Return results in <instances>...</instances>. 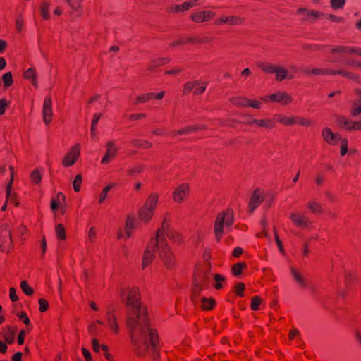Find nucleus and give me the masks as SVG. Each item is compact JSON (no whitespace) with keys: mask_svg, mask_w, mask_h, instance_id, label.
Returning <instances> with one entry per match:
<instances>
[{"mask_svg":"<svg viewBox=\"0 0 361 361\" xmlns=\"http://www.w3.org/2000/svg\"><path fill=\"white\" fill-rule=\"evenodd\" d=\"M128 307L127 325L131 331V339L140 356L151 353L159 357V339L158 332L149 326L145 310L141 307L140 291L137 287L126 290Z\"/></svg>","mask_w":361,"mask_h":361,"instance_id":"nucleus-1","label":"nucleus"},{"mask_svg":"<svg viewBox=\"0 0 361 361\" xmlns=\"http://www.w3.org/2000/svg\"><path fill=\"white\" fill-rule=\"evenodd\" d=\"M167 223L164 221L156 232V235L152 238L144 251L142 267L145 269L153 262L155 253H158L164 265L168 269H172L176 264L175 256L168 245L166 239L163 236V231L167 228Z\"/></svg>","mask_w":361,"mask_h":361,"instance_id":"nucleus-2","label":"nucleus"},{"mask_svg":"<svg viewBox=\"0 0 361 361\" xmlns=\"http://www.w3.org/2000/svg\"><path fill=\"white\" fill-rule=\"evenodd\" d=\"M234 223V213L232 209H227L218 214L214 223L215 238L220 241L224 233L231 231Z\"/></svg>","mask_w":361,"mask_h":361,"instance_id":"nucleus-3","label":"nucleus"},{"mask_svg":"<svg viewBox=\"0 0 361 361\" xmlns=\"http://www.w3.org/2000/svg\"><path fill=\"white\" fill-rule=\"evenodd\" d=\"M329 53L335 56L329 58L327 61L331 63H336L340 62L341 58L345 56L356 54L361 56V48L353 46H331L329 47Z\"/></svg>","mask_w":361,"mask_h":361,"instance_id":"nucleus-4","label":"nucleus"},{"mask_svg":"<svg viewBox=\"0 0 361 361\" xmlns=\"http://www.w3.org/2000/svg\"><path fill=\"white\" fill-rule=\"evenodd\" d=\"M274 118L276 123L278 122L284 126L298 125L302 127H310L314 123L310 118L296 115L288 116L282 114H277L274 115Z\"/></svg>","mask_w":361,"mask_h":361,"instance_id":"nucleus-5","label":"nucleus"},{"mask_svg":"<svg viewBox=\"0 0 361 361\" xmlns=\"http://www.w3.org/2000/svg\"><path fill=\"white\" fill-rule=\"evenodd\" d=\"M306 75H334L336 74L341 75L349 79L357 80L359 77L352 72L346 71L344 70H334L330 68H312L306 69L304 71Z\"/></svg>","mask_w":361,"mask_h":361,"instance_id":"nucleus-6","label":"nucleus"},{"mask_svg":"<svg viewBox=\"0 0 361 361\" xmlns=\"http://www.w3.org/2000/svg\"><path fill=\"white\" fill-rule=\"evenodd\" d=\"M260 99L266 103L274 102L283 106H288L293 102V97L284 91H276L270 95L262 97Z\"/></svg>","mask_w":361,"mask_h":361,"instance_id":"nucleus-7","label":"nucleus"},{"mask_svg":"<svg viewBox=\"0 0 361 361\" xmlns=\"http://www.w3.org/2000/svg\"><path fill=\"white\" fill-rule=\"evenodd\" d=\"M13 249L11 230L8 225L0 227V250L1 252L9 253Z\"/></svg>","mask_w":361,"mask_h":361,"instance_id":"nucleus-8","label":"nucleus"},{"mask_svg":"<svg viewBox=\"0 0 361 361\" xmlns=\"http://www.w3.org/2000/svg\"><path fill=\"white\" fill-rule=\"evenodd\" d=\"M207 276L204 274L195 275L194 286L192 290V298L194 303L198 302V296L200 295L202 289L206 287Z\"/></svg>","mask_w":361,"mask_h":361,"instance_id":"nucleus-9","label":"nucleus"},{"mask_svg":"<svg viewBox=\"0 0 361 361\" xmlns=\"http://www.w3.org/2000/svg\"><path fill=\"white\" fill-rule=\"evenodd\" d=\"M290 219L295 226L300 228H308L312 225V221L310 219L299 212H291L290 214Z\"/></svg>","mask_w":361,"mask_h":361,"instance_id":"nucleus-10","label":"nucleus"},{"mask_svg":"<svg viewBox=\"0 0 361 361\" xmlns=\"http://www.w3.org/2000/svg\"><path fill=\"white\" fill-rule=\"evenodd\" d=\"M80 153V145L75 144L69 152L66 154L62 161V164L65 167L73 166L78 160Z\"/></svg>","mask_w":361,"mask_h":361,"instance_id":"nucleus-11","label":"nucleus"},{"mask_svg":"<svg viewBox=\"0 0 361 361\" xmlns=\"http://www.w3.org/2000/svg\"><path fill=\"white\" fill-rule=\"evenodd\" d=\"M190 193V185L188 183H181L177 186L173 193V199L177 203H183Z\"/></svg>","mask_w":361,"mask_h":361,"instance_id":"nucleus-12","label":"nucleus"},{"mask_svg":"<svg viewBox=\"0 0 361 361\" xmlns=\"http://www.w3.org/2000/svg\"><path fill=\"white\" fill-rule=\"evenodd\" d=\"M215 16V12L210 10H204L192 13L190 18L196 23H202L212 20Z\"/></svg>","mask_w":361,"mask_h":361,"instance_id":"nucleus-13","label":"nucleus"},{"mask_svg":"<svg viewBox=\"0 0 361 361\" xmlns=\"http://www.w3.org/2000/svg\"><path fill=\"white\" fill-rule=\"evenodd\" d=\"M244 23V18L235 16H223L217 18L214 21V25L217 26H220L222 25H240Z\"/></svg>","mask_w":361,"mask_h":361,"instance_id":"nucleus-14","label":"nucleus"},{"mask_svg":"<svg viewBox=\"0 0 361 361\" xmlns=\"http://www.w3.org/2000/svg\"><path fill=\"white\" fill-rule=\"evenodd\" d=\"M166 221L167 223V228H165L163 231V236L166 239L165 235H166L169 239L176 245H180L183 243V238L182 235L178 233V231H176L170 228V222L169 220H167L166 218L164 219L163 222Z\"/></svg>","mask_w":361,"mask_h":361,"instance_id":"nucleus-15","label":"nucleus"},{"mask_svg":"<svg viewBox=\"0 0 361 361\" xmlns=\"http://www.w3.org/2000/svg\"><path fill=\"white\" fill-rule=\"evenodd\" d=\"M106 152L103 157L101 163L103 164H109L118 154V148L115 145L113 141H109L106 144Z\"/></svg>","mask_w":361,"mask_h":361,"instance_id":"nucleus-16","label":"nucleus"},{"mask_svg":"<svg viewBox=\"0 0 361 361\" xmlns=\"http://www.w3.org/2000/svg\"><path fill=\"white\" fill-rule=\"evenodd\" d=\"M322 135L324 140L331 145H336L342 138L340 134L334 133L328 127H325L323 128L322 131Z\"/></svg>","mask_w":361,"mask_h":361,"instance_id":"nucleus-17","label":"nucleus"},{"mask_svg":"<svg viewBox=\"0 0 361 361\" xmlns=\"http://www.w3.org/2000/svg\"><path fill=\"white\" fill-rule=\"evenodd\" d=\"M338 126L348 130H357L361 129V122L353 121L343 116H339L337 118Z\"/></svg>","mask_w":361,"mask_h":361,"instance_id":"nucleus-18","label":"nucleus"},{"mask_svg":"<svg viewBox=\"0 0 361 361\" xmlns=\"http://www.w3.org/2000/svg\"><path fill=\"white\" fill-rule=\"evenodd\" d=\"M296 14L301 16L302 20H316L322 16V13L315 10L306 9L303 8H298Z\"/></svg>","mask_w":361,"mask_h":361,"instance_id":"nucleus-19","label":"nucleus"},{"mask_svg":"<svg viewBox=\"0 0 361 361\" xmlns=\"http://www.w3.org/2000/svg\"><path fill=\"white\" fill-rule=\"evenodd\" d=\"M52 104L49 97H45L43 104V120L45 124L49 125L52 120Z\"/></svg>","mask_w":361,"mask_h":361,"instance_id":"nucleus-20","label":"nucleus"},{"mask_svg":"<svg viewBox=\"0 0 361 361\" xmlns=\"http://www.w3.org/2000/svg\"><path fill=\"white\" fill-rule=\"evenodd\" d=\"M206 126L204 125H192L185 126L178 130L173 131L171 133V135L173 137H176L178 135H188L192 133H194L197 130H204L206 129Z\"/></svg>","mask_w":361,"mask_h":361,"instance_id":"nucleus-21","label":"nucleus"},{"mask_svg":"<svg viewBox=\"0 0 361 361\" xmlns=\"http://www.w3.org/2000/svg\"><path fill=\"white\" fill-rule=\"evenodd\" d=\"M264 196L262 192L259 190H255L251 196L249 202V210L252 213L262 202Z\"/></svg>","mask_w":361,"mask_h":361,"instance_id":"nucleus-22","label":"nucleus"},{"mask_svg":"<svg viewBox=\"0 0 361 361\" xmlns=\"http://www.w3.org/2000/svg\"><path fill=\"white\" fill-rule=\"evenodd\" d=\"M254 122L255 123L256 126L266 130H272L276 126L274 117L258 118L257 121Z\"/></svg>","mask_w":361,"mask_h":361,"instance_id":"nucleus-23","label":"nucleus"},{"mask_svg":"<svg viewBox=\"0 0 361 361\" xmlns=\"http://www.w3.org/2000/svg\"><path fill=\"white\" fill-rule=\"evenodd\" d=\"M275 73V79L278 82H281L286 79L291 80L293 75L282 66H277Z\"/></svg>","mask_w":361,"mask_h":361,"instance_id":"nucleus-24","label":"nucleus"},{"mask_svg":"<svg viewBox=\"0 0 361 361\" xmlns=\"http://www.w3.org/2000/svg\"><path fill=\"white\" fill-rule=\"evenodd\" d=\"M99 325H104V322L97 320L92 322L88 326V333L94 338L100 336L102 333V329L99 327Z\"/></svg>","mask_w":361,"mask_h":361,"instance_id":"nucleus-25","label":"nucleus"},{"mask_svg":"<svg viewBox=\"0 0 361 361\" xmlns=\"http://www.w3.org/2000/svg\"><path fill=\"white\" fill-rule=\"evenodd\" d=\"M106 321L108 326L112 330V331L117 334L119 332V326L116 320V317L108 310L106 312Z\"/></svg>","mask_w":361,"mask_h":361,"instance_id":"nucleus-26","label":"nucleus"},{"mask_svg":"<svg viewBox=\"0 0 361 361\" xmlns=\"http://www.w3.org/2000/svg\"><path fill=\"white\" fill-rule=\"evenodd\" d=\"M158 201L159 195L157 193H152L147 197L143 207L147 209H149L152 212H154Z\"/></svg>","mask_w":361,"mask_h":361,"instance_id":"nucleus-27","label":"nucleus"},{"mask_svg":"<svg viewBox=\"0 0 361 361\" xmlns=\"http://www.w3.org/2000/svg\"><path fill=\"white\" fill-rule=\"evenodd\" d=\"M170 61H171V59L169 57H159V58L152 59L148 63L147 69L149 71H152V69H154L155 68L167 64Z\"/></svg>","mask_w":361,"mask_h":361,"instance_id":"nucleus-28","label":"nucleus"},{"mask_svg":"<svg viewBox=\"0 0 361 361\" xmlns=\"http://www.w3.org/2000/svg\"><path fill=\"white\" fill-rule=\"evenodd\" d=\"M307 207L309 211L315 214H321L324 209L322 204L316 200H310L307 203Z\"/></svg>","mask_w":361,"mask_h":361,"instance_id":"nucleus-29","label":"nucleus"},{"mask_svg":"<svg viewBox=\"0 0 361 361\" xmlns=\"http://www.w3.org/2000/svg\"><path fill=\"white\" fill-rule=\"evenodd\" d=\"M257 67L264 73L273 74L276 72L277 66L269 62H259L257 63Z\"/></svg>","mask_w":361,"mask_h":361,"instance_id":"nucleus-30","label":"nucleus"},{"mask_svg":"<svg viewBox=\"0 0 361 361\" xmlns=\"http://www.w3.org/2000/svg\"><path fill=\"white\" fill-rule=\"evenodd\" d=\"M130 143L133 147L141 149H150L152 147V142L142 139H134Z\"/></svg>","mask_w":361,"mask_h":361,"instance_id":"nucleus-31","label":"nucleus"},{"mask_svg":"<svg viewBox=\"0 0 361 361\" xmlns=\"http://www.w3.org/2000/svg\"><path fill=\"white\" fill-rule=\"evenodd\" d=\"M135 220L134 218L128 216L126 221L125 232L127 238H130L133 231L135 227Z\"/></svg>","mask_w":361,"mask_h":361,"instance_id":"nucleus-32","label":"nucleus"},{"mask_svg":"<svg viewBox=\"0 0 361 361\" xmlns=\"http://www.w3.org/2000/svg\"><path fill=\"white\" fill-rule=\"evenodd\" d=\"M154 215V212L142 207L139 211V218L144 222H149Z\"/></svg>","mask_w":361,"mask_h":361,"instance_id":"nucleus-33","label":"nucleus"},{"mask_svg":"<svg viewBox=\"0 0 361 361\" xmlns=\"http://www.w3.org/2000/svg\"><path fill=\"white\" fill-rule=\"evenodd\" d=\"M201 307L204 310H210L214 306L215 301L212 298L202 297L200 298Z\"/></svg>","mask_w":361,"mask_h":361,"instance_id":"nucleus-34","label":"nucleus"},{"mask_svg":"<svg viewBox=\"0 0 361 361\" xmlns=\"http://www.w3.org/2000/svg\"><path fill=\"white\" fill-rule=\"evenodd\" d=\"M13 183V178L10 180L9 183L6 187V200L8 202L14 204L16 206L18 205V202L16 199V194L11 192V186Z\"/></svg>","mask_w":361,"mask_h":361,"instance_id":"nucleus-35","label":"nucleus"},{"mask_svg":"<svg viewBox=\"0 0 361 361\" xmlns=\"http://www.w3.org/2000/svg\"><path fill=\"white\" fill-rule=\"evenodd\" d=\"M231 102L236 106L247 107L248 99L245 97H235L230 99Z\"/></svg>","mask_w":361,"mask_h":361,"instance_id":"nucleus-36","label":"nucleus"},{"mask_svg":"<svg viewBox=\"0 0 361 361\" xmlns=\"http://www.w3.org/2000/svg\"><path fill=\"white\" fill-rule=\"evenodd\" d=\"M3 334L4 338L8 343L11 344L13 343L16 334V331L13 329L11 326H8Z\"/></svg>","mask_w":361,"mask_h":361,"instance_id":"nucleus-37","label":"nucleus"},{"mask_svg":"<svg viewBox=\"0 0 361 361\" xmlns=\"http://www.w3.org/2000/svg\"><path fill=\"white\" fill-rule=\"evenodd\" d=\"M186 43L188 44H202L209 41L207 37H201L199 36L188 37H185Z\"/></svg>","mask_w":361,"mask_h":361,"instance_id":"nucleus-38","label":"nucleus"},{"mask_svg":"<svg viewBox=\"0 0 361 361\" xmlns=\"http://www.w3.org/2000/svg\"><path fill=\"white\" fill-rule=\"evenodd\" d=\"M65 199V195L62 192L57 193L56 197L53 198L51 202V207L52 211L55 212L59 208L61 200L64 201Z\"/></svg>","mask_w":361,"mask_h":361,"instance_id":"nucleus-39","label":"nucleus"},{"mask_svg":"<svg viewBox=\"0 0 361 361\" xmlns=\"http://www.w3.org/2000/svg\"><path fill=\"white\" fill-rule=\"evenodd\" d=\"M114 186V183H110L106 187H104L102 192H100L98 198V203L99 204H102L104 203L106 197H107V194L109 192V190Z\"/></svg>","mask_w":361,"mask_h":361,"instance_id":"nucleus-40","label":"nucleus"},{"mask_svg":"<svg viewBox=\"0 0 361 361\" xmlns=\"http://www.w3.org/2000/svg\"><path fill=\"white\" fill-rule=\"evenodd\" d=\"M188 10H189V8L186 1L183 2L182 4H176L170 8V11L175 13H183Z\"/></svg>","mask_w":361,"mask_h":361,"instance_id":"nucleus-41","label":"nucleus"},{"mask_svg":"<svg viewBox=\"0 0 361 361\" xmlns=\"http://www.w3.org/2000/svg\"><path fill=\"white\" fill-rule=\"evenodd\" d=\"M292 274L295 281L302 288L306 287V283L303 276L293 268L291 269Z\"/></svg>","mask_w":361,"mask_h":361,"instance_id":"nucleus-42","label":"nucleus"},{"mask_svg":"<svg viewBox=\"0 0 361 361\" xmlns=\"http://www.w3.org/2000/svg\"><path fill=\"white\" fill-rule=\"evenodd\" d=\"M247 264L245 262H238L232 267V273L234 276H240L243 269L246 268Z\"/></svg>","mask_w":361,"mask_h":361,"instance_id":"nucleus-43","label":"nucleus"},{"mask_svg":"<svg viewBox=\"0 0 361 361\" xmlns=\"http://www.w3.org/2000/svg\"><path fill=\"white\" fill-rule=\"evenodd\" d=\"M56 234L59 240H63L66 238V230L63 224H59L55 228Z\"/></svg>","mask_w":361,"mask_h":361,"instance_id":"nucleus-44","label":"nucleus"},{"mask_svg":"<svg viewBox=\"0 0 361 361\" xmlns=\"http://www.w3.org/2000/svg\"><path fill=\"white\" fill-rule=\"evenodd\" d=\"M144 170V166L142 165H135L127 171V174L128 176H137L141 173Z\"/></svg>","mask_w":361,"mask_h":361,"instance_id":"nucleus-45","label":"nucleus"},{"mask_svg":"<svg viewBox=\"0 0 361 361\" xmlns=\"http://www.w3.org/2000/svg\"><path fill=\"white\" fill-rule=\"evenodd\" d=\"M49 4L43 2L40 7L41 15L44 19H49Z\"/></svg>","mask_w":361,"mask_h":361,"instance_id":"nucleus-46","label":"nucleus"},{"mask_svg":"<svg viewBox=\"0 0 361 361\" xmlns=\"http://www.w3.org/2000/svg\"><path fill=\"white\" fill-rule=\"evenodd\" d=\"M2 80L4 82V85L6 87H8L12 85L13 82L12 73L11 72H7L3 75Z\"/></svg>","mask_w":361,"mask_h":361,"instance_id":"nucleus-47","label":"nucleus"},{"mask_svg":"<svg viewBox=\"0 0 361 361\" xmlns=\"http://www.w3.org/2000/svg\"><path fill=\"white\" fill-rule=\"evenodd\" d=\"M198 85V81H192L186 82L183 87V94H189Z\"/></svg>","mask_w":361,"mask_h":361,"instance_id":"nucleus-48","label":"nucleus"},{"mask_svg":"<svg viewBox=\"0 0 361 361\" xmlns=\"http://www.w3.org/2000/svg\"><path fill=\"white\" fill-rule=\"evenodd\" d=\"M42 178V176L38 169H35L30 174L31 180L36 184H39L41 182Z\"/></svg>","mask_w":361,"mask_h":361,"instance_id":"nucleus-49","label":"nucleus"},{"mask_svg":"<svg viewBox=\"0 0 361 361\" xmlns=\"http://www.w3.org/2000/svg\"><path fill=\"white\" fill-rule=\"evenodd\" d=\"M20 288L25 294L32 295L34 293L33 289L28 285L27 281H23L20 283Z\"/></svg>","mask_w":361,"mask_h":361,"instance_id":"nucleus-50","label":"nucleus"},{"mask_svg":"<svg viewBox=\"0 0 361 361\" xmlns=\"http://www.w3.org/2000/svg\"><path fill=\"white\" fill-rule=\"evenodd\" d=\"M345 0H331L330 5L334 9H341L345 4Z\"/></svg>","mask_w":361,"mask_h":361,"instance_id":"nucleus-51","label":"nucleus"},{"mask_svg":"<svg viewBox=\"0 0 361 361\" xmlns=\"http://www.w3.org/2000/svg\"><path fill=\"white\" fill-rule=\"evenodd\" d=\"M152 93H146L140 96H137L136 97L135 104H137L139 103H145L147 101H149L152 99Z\"/></svg>","mask_w":361,"mask_h":361,"instance_id":"nucleus-52","label":"nucleus"},{"mask_svg":"<svg viewBox=\"0 0 361 361\" xmlns=\"http://www.w3.org/2000/svg\"><path fill=\"white\" fill-rule=\"evenodd\" d=\"M206 87H207L206 82L198 81V85L194 88L193 93L197 95L201 94L205 91Z\"/></svg>","mask_w":361,"mask_h":361,"instance_id":"nucleus-53","label":"nucleus"},{"mask_svg":"<svg viewBox=\"0 0 361 361\" xmlns=\"http://www.w3.org/2000/svg\"><path fill=\"white\" fill-rule=\"evenodd\" d=\"M101 116L102 115L100 114H95L93 116V118L92 120V125H91V134L92 136H94L95 135L96 126H97L99 120L100 119Z\"/></svg>","mask_w":361,"mask_h":361,"instance_id":"nucleus-54","label":"nucleus"},{"mask_svg":"<svg viewBox=\"0 0 361 361\" xmlns=\"http://www.w3.org/2000/svg\"><path fill=\"white\" fill-rule=\"evenodd\" d=\"M82 176L80 174H78L73 182V186L75 192H78L80 190V185L82 183Z\"/></svg>","mask_w":361,"mask_h":361,"instance_id":"nucleus-55","label":"nucleus"},{"mask_svg":"<svg viewBox=\"0 0 361 361\" xmlns=\"http://www.w3.org/2000/svg\"><path fill=\"white\" fill-rule=\"evenodd\" d=\"M262 302V299L259 296H254L252 298V302L250 305V307L252 310L257 311L259 309V306Z\"/></svg>","mask_w":361,"mask_h":361,"instance_id":"nucleus-56","label":"nucleus"},{"mask_svg":"<svg viewBox=\"0 0 361 361\" xmlns=\"http://www.w3.org/2000/svg\"><path fill=\"white\" fill-rule=\"evenodd\" d=\"M214 280L216 281V284H215V286H214L216 290H219V289L222 288L221 283L223 281H224V280H225L224 276L221 275V274H216L214 275Z\"/></svg>","mask_w":361,"mask_h":361,"instance_id":"nucleus-57","label":"nucleus"},{"mask_svg":"<svg viewBox=\"0 0 361 361\" xmlns=\"http://www.w3.org/2000/svg\"><path fill=\"white\" fill-rule=\"evenodd\" d=\"M341 155L344 156L346 154L348 149V142L347 139L341 138Z\"/></svg>","mask_w":361,"mask_h":361,"instance_id":"nucleus-58","label":"nucleus"},{"mask_svg":"<svg viewBox=\"0 0 361 361\" xmlns=\"http://www.w3.org/2000/svg\"><path fill=\"white\" fill-rule=\"evenodd\" d=\"M262 106V103L261 101L258 100H252L248 99L247 107H252L254 109H259Z\"/></svg>","mask_w":361,"mask_h":361,"instance_id":"nucleus-59","label":"nucleus"},{"mask_svg":"<svg viewBox=\"0 0 361 361\" xmlns=\"http://www.w3.org/2000/svg\"><path fill=\"white\" fill-rule=\"evenodd\" d=\"M325 18L328 20H331L332 22H336L338 23H343L344 22V18L343 17L335 16L333 14L326 15Z\"/></svg>","mask_w":361,"mask_h":361,"instance_id":"nucleus-60","label":"nucleus"},{"mask_svg":"<svg viewBox=\"0 0 361 361\" xmlns=\"http://www.w3.org/2000/svg\"><path fill=\"white\" fill-rule=\"evenodd\" d=\"M39 311L41 312H44L48 310L49 303L45 299H44V298L39 299Z\"/></svg>","mask_w":361,"mask_h":361,"instance_id":"nucleus-61","label":"nucleus"},{"mask_svg":"<svg viewBox=\"0 0 361 361\" xmlns=\"http://www.w3.org/2000/svg\"><path fill=\"white\" fill-rule=\"evenodd\" d=\"M187 44L185 37L180 38L178 39H176L173 42L169 44L170 47H175L180 45Z\"/></svg>","mask_w":361,"mask_h":361,"instance_id":"nucleus-62","label":"nucleus"},{"mask_svg":"<svg viewBox=\"0 0 361 361\" xmlns=\"http://www.w3.org/2000/svg\"><path fill=\"white\" fill-rule=\"evenodd\" d=\"M245 286L243 283H238L235 286V293L237 295H238L240 297H243L244 295L243 292L245 290Z\"/></svg>","mask_w":361,"mask_h":361,"instance_id":"nucleus-63","label":"nucleus"},{"mask_svg":"<svg viewBox=\"0 0 361 361\" xmlns=\"http://www.w3.org/2000/svg\"><path fill=\"white\" fill-rule=\"evenodd\" d=\"M97 238V231L94 227H91L88 231V239L91 242H94Z\"/></svg>","mask_w":361,"mask_h":361,"instance_id":"nucleus-64","label":"nucleus"}]
</instances>
